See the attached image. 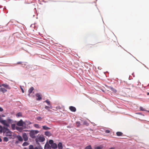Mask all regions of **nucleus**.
Instances as JSON below:
<instances>
[{
  "mask_svg": "<svg viewBox=\"0 0 149 149\" xmlns=\"http://www.w3.org/2000/svg\"><path fill=\"white\" fill-rule=\"evenodd\" d=\"M38 132V131L37 130H33L31 131L29 133L30 136L32 138H35L36 134H37Z\"/></svg>",
  "mask_w": 149,
  "mask_h": 149,
  "instance_id": "f257e3e1",
  "label": "nucleus"
},
{
  "mask_svg": "<svg viewBox=\"0 0 149 149\" xmlns=\"http://www.w3.org/2000/svg\"><path fill=\"white\" fill-rule=\"evenodd\" d=\"M0 122L4 125L7 127H9V125L7 121L5 120H3L0 116Z\"/></svg>",
  "mask_w": 149,
  "mask_h": 149,
  "instance_id": "f03ea898",
  "label": "nucleus"
},
{
  "mask_svg": "<svg viewBox=\"0 0 149 149\" xmlns=\"http://www.w3.org/2000/svg\"><path fill=\"white\" fill-rule=\"evenodd\" d=\"M25 124V123H24L22 120H20L17 123V125L19 126H22Z\"/></svg>",
  "mask_w": 149,
  "mask_h": 149,
  "instance_id": "7ed1b4c3",
  "label": "nucleus"
},
{
  "mask_svg": "<svg viewBox=\"0 0 149 149\" xmlns=\"http://www.w3.org/2000/svg\"><path fill=\"white\" fill-rule=\"evenodd\" d=\"M22 137L24 140L25 141H27L28 139V138L26 134V133H24L23 134Z\"/></svg>",
  "mask_w": 149,
  "mask_h": 149,
  "instance_id": "20e7f679",
  "label": "nucleus"
},
{
  "mask_svg": "<svg viewBox=\"0 0 149 149\" xmlns=\"http://www.w3.org/2000/svg\"><path fill=\"white\" fill-rule=\"evenodd\" d=\"M2 86L6 88L7 89H10V87L8 85H7L6 84H3L1 85H0V87Z\"/></svg>",
  "mask_w": 149,
  "mask_h": 149,
  "instance_id": "39448f33",
  "label": "nucleus"
},
{
  "mask_svg": "<svg viewBox=\"0 0 149 149\" xmlns=\"http://www.w3.org/2000/svg\"><path fill=\"white\" fill-rule=\"evenodd\" d=\"M38 139V141L40 142H43L45 140V138L44 137L40 136H39Z\"/></svg>",
  "mask_w": 149,
  "mask_h": 149,
  "instance_id": "423d86ee",
  "label": "nucleus"
},
{
  "mask_svg": "<svg viewBox=\"0 0 149 149\" xmlns=\"http://www.w3.org/2000/svg\"><path fill=\"white\" fill-rule=\"evenodd\" d=\"M36 95L37 98V100H40L42 99V97L41 96L39 93H37L36 94Z\"/></svg>",
  "mask_w": 149,
  "mask_h": 149,
  "instance_id": "0eeeda50",
  "label": "nucleus"
},
{
  "mask_svg": "<svg viewBox=\"0 0 149 149\" xmlns=\"http://www.w3.org/2000/svg\"><path fill=\"white\" fill-rule=\"evenodd\" d=\"M69 109L72 111L75 112L76 111V108L73 106H70L69 107Z\"/></svg>",
  "mask_w": 149,
  "mask_h": 149,
  "instance_id": "6e6552de",
  "label": "nucleus"
},
{
  "mask_svg": "<svg viewBox=\"0 0 149 149\" xmlns=\"http://www.w3.org/2000/svg\"><path fill=\"white\" fill-rule=\"evenodd\" d=\"M9 129L5 127H3V128L2 132L3 134H5L6 132L8 131Z\"/></svg>",
  "mask_w": 149,
  "mask_h": 149,
  "instance_id": "1a4fd4ad",
  "label": "nucleus"
},
{
  "mask_svg": "<svg viewBox=\"0 0 149 149\" xmlns=\"http://www.w3.org/2000/svg\"><path fill=\"white\" fill-rule=\"evenodd\" d=\"M5 134V135L7 136H11L12 135L11 132L9 131V130Z\"/></svg>",
  "mask_w": 149,
  "mask_h": 149,
  "instance_id": "9d476101",
  "label": "nucleus"
},
{
  "mask_svg": "<svg viewBox=\"0 0 149 149\" xmlns=\"http://www.w3.org/2000/svg\"><path fill=\"white\" fill-rule=\"evenodd\" d=\"M45 135L48 136H50L52 135L51 133L48 131L45 132Z\"/></svg>",
  "mask_w": 149,
  "mask_h": 149,
  "instance_id": "9b49d317",
  "label": "nucleus"
},
{
  "mask_svg": "<svg viewBox=\"0 0 149 149\" xmlns=\"http://www.w3.org/2000/svg\"><path fill=\"white\" fill-rule=\"evenodd\" d=\"M50 148V146L48 143H46L44 149H49Z\"/></svg>",
  "mask_w": 149,
  "mask_h": 149,
  "instance_id": "f8f14e48",
  "label": "nucleus"
},
{
  "mask_svg": "<svg viewBox=\"0 0 149 149\" xmlns=\"http://www.w3.org/2000/svg\"><path fill=\"white\" fill-rule=\"evenodd\" d=\"M45 108L47 110V111H51L52 110H50L49 109V108L51 109H52V107L51 106H50L49 107H48L47 106H45Z\"/></svg>",
  "mask_w": 149,
  "mask_h": 149,
  "instance_id": "ddd939ff",
  "label": "nucleus"
},
{
  "mask_svg": "<svg viewBox=\"0 0 149 149\" xmlns=\"http://www.w3.org/2000/svg\"><path fill=\"white\" fill-rule=\"evenodd\" d=\"M51 147L53 149H56L57 148V144L55 143H53L51 145Z\"/></svg>",
  "mask_w": 149,
  "mask_h": 149,
  "instance_id": "4468645a",
  "label": "nucleus"
},
{
  "mask_svg": "<svg viewBox=\"0 0 149 149\" xmlns=\"http://www.w3.org/2000/svg\"><path fill=\"white\" fill-rule=\"evenodd\" d=\"M34 88L33 87H31L29 89L28 91L29 94L28 95H29L32 92V91L33 90Z\"/></svg>",
  "mask_w": 149,
  "mask_h": 149,
  "instance_id": "2eb2a0df",
  "label": "nucleus"
},
{
  "mask_svg": "<svg viewBox=\"0 0 149 149\" xmlns=\"http://www.w3.org/2000/svg\"><path fill=\"white\" fill-rule=\"evenodd\" d=\"M7 90L4 88H0V91L4 93L7 91Z\"/></svg>",
  "mask_w": 149,
  "mask_h": 149,
  "instance_id": "dca6fc26",
  "label": "nucleus"
},
{
  "mask_svg": "<svg viewBox=\"0 0 149 149\" xmlns=\"http://www.w3.org/2000/svg\"><path fill=\"white\" fill-rule=\"evenodd\" d=\"M58 148L59 149H62L63 148L62 143L61 142L58 143Z\"/></svg>",
  "mask_w": 149,
  "mask_h": 149,
  "instance_id": "f3484780",
  "label": "nucleus"
},
{
  "mask_svg": "<svg viewBox=\"0 0 149 149\" xmlns=\"http://www.w3.org/2000/svg\"><path fill=\"white\" fill-rule=\"evenodd\" d=\"M17 137L18 139V140L20 141H23V139L22 137L19 135H18L17 136Z\"/></svg>",
  "mask_w": 149,
  "mask_h": 149,
  "instance_id": "a211bd4d",
  "label": "nucleus"
},
{
  "mask_svg": "<svg viewBox=\"0 0 149 149\" xmlns=\"http://www.w3.org/2000/svg\"><path fill=\"white\" fill-rule=\"evenodd\" d=\"M116 134L117 136H120L122 135L123 134L121 132H116Z\"/></svg>",
  "mask_w": 149,
  "mask_h": 149,
  "instance_id": "6ab92c4d",
  "label": "nucleus"
},
{
  "mask_svg": "<svg viewBox=\"0 0 149 149\" xmlns=\"http://www.w3.org/2000/svg\"><path fill=\"white\" fill-rule=\"evenodd\" d=\"M16 129L19 132H21L23 130V128L22 127H16Z\"/></svg>",
  "mask_w": 149,
  "mask_h": 149,
  "instance_id": "aec40b11",
  "label": "nucleus"
},
{
  "mask_svg": "<svg viewBox=\"0 0 149 149\" xmlns=\"http://www.w3.org/2000/svg\"><path fill=\"white\" fill-rule=\"evenodd\" d=\"M110 89L111 90V91H112V92L114 93H116V92H117V90L116 89L112 87H111Z\"/></svg>",
  "mask_w": 149,
  "mask_h": 149,
  "instance_id": "412c9836",
  "label": "nucleus"
},
{
  "mask_svg": "<svg viewBox=\"0 0 149 149\" xmlns=\"http://www.w3.org/2000/svg\"><path fill=\"white\" fill-rule=\"evenodd\" d=\"M42 128L43 129L45 130H48L50 129V128L49 127H47L46 126H42Z\"/></svg>",
  "mask_w": 149,
  "mask_h": 149,
  "instance_id": "4be33fe9",
  "label": "nucleus"
},
{
  "mask_svg": "<svg viewBox=\"0 0 149 149\" xmlns=\"http://www.w3.org/2000/svg\"><path fill=\"white\" fill-rule=\"evenodd\" d=\"M29 144V143L27 142H24L22 144V145L23 146H27Z\"/></svg>",
  "mask_w": 149,
  "mask_h": 149,
  "instance_id": "5701e85b",
  "label": "nucleus"
},
{
  "mask_svg": "<svg viewBox=\"0 0 149 149\" xmlns=\"http://www.w3.org/2000/svg\"><path fill=\"white\" fill-rule=\"evenodd\" d=\"M85 149H92L91 146V145H89L86 147Z\"/></svg>",
  "mask_w": 149,
  "mask_h": 149,
  "instance_id": "b1692460",
  "label": "nucleus"
},
{
  "mask_svg": "<svg viewBox=\"0 0 149 149\" xmlns=\"http://www.w3.org/2000/svg\"><path fill=\"white\" fill-rule=\"evenodd\" d=\"M45 102H46V103H47V104L48 105H50V106H51L50 105V102L49 100H46L45 101Z\"/></svg>",
  "mask_w": 149,
  "mask_h": 149,
  "instance_id": "393cba45",
  "label": "nucleus"
},
{
  "mask_svg": "<svg viewBox=\"0 0 149 149\" xmlns=\"http://www.w3.org/2000/svg\"><path fill=\"white\" fill-rule=\"evenodd\" d=\"M16 116L17 117L21 116H22V113L20 112L16 114Z\"/></svg>",
  "mask_w": 149,
  "mask_h": 149,
  "instance_id": "a878e982",
  "label": "nucleus"
},
{
  "mask_svg": "<svg viewBox=\"0 0 149 149\" xmlns=\"http://www.w3.org/2000/svg\"><path fill=\"white\" fill-rule=\"evenodd\" d=\"M49 143L51 145L54 143V141L52 140H50L49 141Z\"/></svg>",
  "mask_w": 149,
  "mask_h": 149,
  "instance_id": "bb28decb",
  "label": "nucleus"
},
{
  "mask_svg": "<svg viewBox=\"0 0 149 149\" xmlns=\"http://www.w3.org/2000/svg\"><path fill=\"white\" fill-rule=\"evenodd\" d=\"M76 124L77 126V127H79L80 126V123L79 122H77L76 123Z\"/></svg>",
  "mask_w": 149,
  "mask_h": 149,
  "instance_id": "cd10ccee",
  "label": "nucleus"
},
{
  "mask_svg": "<svg viewBox=\"0 0 149 149\" xmlns=\"http://www.w3.org/2000/svg\"><path fill=\"white\" fill-rule=\"evenodd\" d=\"M3 141L6 142H7L8 141V139L6 137H5L3 138Z\"/></svg>",
  "mask_w": 149,
  "mask_h": 149,
  "instance_id": "c85d7f7f",
  "label": "nucleus"
},
{
  "mask_svg": "<svg viewBox=\"0 0 149 149\" xmlns=\"http://www.w3.org/2000/svg\"><path fill=\"white\" fill-rule=\"evenodd\" d=\"M29 149H34L33 146L32 145H30L29 146Z\"/></svg>",
  "mask_w": 149,
  "mask_h": 149,
  "instance_id": "c756f323",
  "label": "nucleus"
},
{
  "mask_svg": "<svg viewBox=\"0 0 149 149\" xmlns=\"http://www.w3.org/2000/svg\"><path fill=\"white\" fill-rule=\"evenodd\" d=\"M139 109L140 110L142 111H145V109L143 108V107H140L139 108Z\"/></svg>",
  "mask_w": 149,
  "mask_h": 149,
  "instance_id": "7c9ffc66",
  "label": "nucleus"
},
{
  "mask_svg": "<svg viewBox=\"0 0 149 149\" xmlns=\"http://www.w3.org/2000/svg\"><path fill=\"white\" fill-rule=\"evenodd\" d=\"M7 121L8 123H10L12 122V120L10 119H9L7 120Z\"/></svg>",
  "mask_w": 149,
  "mask_h": 149,
  "instance_id": "2f4dec72",
  "label": "nucleus"
},
{
  "mask_svg": "<svg viewBox=\"0 0 149 149\" xmlns=\"http://www.w3.org/2000/svg\"><path fill=\"white\" fill-rule=\"evenodd\" d=\"M36 119L38 121H40L41 120L42 118L40 117H38Z\"/></svg>",
  "mask_w": 149,
  "mask_h": 149,
  "instance_id": "473e14b6",
  "label": "nucleus"
},
{
  "mask_svg": "<svg viewBox=\"0 0 149 149\" xmlns=\"http://www.w3.org/2000/svg\"><path fill=\"white\" fill-rule=\"evenodd\" d=\"M2 130H3V127H2L0 125V132L1 133L2 132Z\"/></svg>",
  "mask_w": 149,
  "mask_h": 149,
  "instance_id": "72a5a7b5",
  "label": "nucleus"
},
{
  "mask_svg": "<svg viewBox=\"0 0 149 149\" xmlns=\"http://www.w3.org/2000/svg\"><path fill=\"white\" fill-rule=\"evenodd\" d=\"M110 132V131L109 130H107L105 131V132L106 133H109Z\"/></svg>",
  "mask_w": 149,
  "mask_h": 149,
  "instance_id": "f704fd0d",
  "label": "nucleus"
},
{
  "mask_svg": "<svg viewBox=\"0 0 149 149\" xmlns=\"http://www.w3.org/2000/svg\"><path fill=\"white\" fill-rule=\"evenodd\" d=\"M95 149H102V147H100V146H98V147H97L95 148Z\"/></svg>",
  "mask_w": 149,
  "mask_h": 149,
  "instance_id": "c9c22d12",
  "label": "nucleus"
},
{
  "mask_svg": "<svg viewBox=\"0 0 149 149\" xmlns=\"http://www.w3.org/2000/svg\"><path fill=\"white\" fill-rule=\"evenodd\" d=\"M34 126L37 128H38V124H35Z\"/></svg>",
  "mask_w": 149,
  "mask_h": 149,
  "instance_id": "e433bc0d",
  "label": "nucleus"
},
{
  "mask_svg": "<svg viewBox=\"0 0 149 149\" xmlns=\"http://www.w3.org/2000/svg\"><path fill=\"white\" fill-rule=\"evenodd\" d=\"M3 111V109L2 108L0 107V111Z\"/></svg>",
  "mask_w": 149,
  "mask_h": 149,
  "instance_id": "4c0bfd02",
  "label": "nucleus"
},
{
  "mask_svg": "<svg viewBox=\"0 0 149 149\" xmlns=\"http://www.w3.org/2000/svg\"><path fill=\"white\" fill-rule=\"evenodd\" d=\"M17 64H22V62H19L17 63Z\"/></svg>",
  "mask_w": 149,
  "mask_h": 149,
  "instance_id": "58836bf2",
  "label": "nucleus"
},
{
  "mask_svg": "<svg viewBox=\"0 0 149 149\" xmlns=\"http://www.w3.org/2000/svg\"><path fill=\"white\" fill-rule=\"evenodd\" d=\"M15 125L12 124V128H13V127H15Z\"/></svg>",
  "mask_w": 149,
  "mask_h": 149,
  "instance_id": "ea45409f",
  "label": "nucleus"
},
{
  "mask_svg": "<svg viewBox=\"0 0 149 149\" xmlns=\"http://www.w3.org/2000/svg\"><path fill=\"white\" fill-rule=\"evenodd\" d=\"M21 90L23 93H24V91L23 89L21 88Z\"/></svg>",
  "mask_w": 149,
  "mask_h": 149,
  "instance_id": "a19ab883",
  "label": "nucleus"
},
{
  "mask_svg": "<svg viewBox=\"0 0 149 149\" xmlns=\"http://www.w3.org/2000/svg\"><path fill=\"white\" fill-rule=\"evenodd\" d=\"M115 148L113 147H111L109 149H114Z\"/></svg>",
  "mask_w": 149,
  "mask_h": 149,
  "instance_id": "79ce46f5",
  "label": "nucleus"
},
{
  "mask_svg": "<svg viewBox=\"0 0 149 149\" xmlns=\"http://www.w3.org/2000/svg\"><path fill=\"white\" fill-rule=\"evenodd\" d=\"M91 46L90 45H89V46H88L89 48H91Z\"/></svg>",
  "mask_w": 149,
  "mask_h": 149,
  "instance_id": "37998d69",
  "label": "nucleus"
},
{
  "mask_svg": "<svg viewBox=\"0 0 149 149\" xmlns=\"http://www.w3.org/2000/svg\"><path fill=\"white\" fill-rule=\"evenodd\" d=\"M34 149H38V148L37 147H36L34 148Z\"/></svg>",
  "mask_w": 149,
  "mask_h": 149,
  "instance_id": "c03bdc74",
  "label": "nucleus"
},
{
  "mask_svg": "<svg viewBox=\"0 0 149 149\" xmlns=\"http://www.w3.org/2000/svg\"><path fill=\"white\" fill-rule=\"evenodd\" d=\"M2 141V139L0 137V142H1Z\"/></svg>",
  "mask_w": 149,
  "mask_h": 149,
  "instance_id": "a18cd8bd",
  "label": "nucleus"
},
{
  "mask_svg": "<svg viewBox=\"0 0 149 149\" xmlns=\"http://www.w3.org/2000/svg\"><path fill=\"white\" fill-rule=\"evenodd\" d=\"M147 95H149V93L148 92L147 93Z\"/></svg>",
  "mask_w": 149,
  "mask_h": 149,
  "instance_id": "49530a36",
  "label": "nucleus"
},
{
  "mask_svg": "<svg viewBox=\"0 0 149 149\" xmlns=\"http://www.w3.org/2000/svg\"><path fill=\"white\" fill-rule=\"evenodd\" d=\"M24 149H27V148H24Z\"/></svg>",
  "mask_w": 149,
  "mask_h": 149,
  "instance_id": "de8ad7c7",
  "label": "nucleus"
},
{
  "mask_svg": "<svg viewBox=\"0 0 149 149\" xmlns=\"http://www.w3.org/2000/svg\"><path fill=\"white\" fill-rule=\"evenodd\" d=\"M2 117H5V116L4 115H3L2 116Z\"/></svg>",
  "mask_w": 149,
  "mask_h": 149,
  "instance_id": "09e8293b",
  "label": "nucleus"
}]
</instances>
